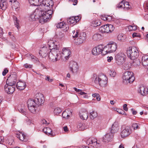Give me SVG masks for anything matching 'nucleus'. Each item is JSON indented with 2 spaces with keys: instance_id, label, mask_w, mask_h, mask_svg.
Masks as SVG:
<instances>
[{
  "instance_id": "11",
  "label": "nucleus",
  "mask_w": 148,
  "mask_h": 148,
  "mask_svg": "<svg viewBox=\"0 0 148 148\" xmlns=\"http://www.w3.org/2000/svg\"><path fill=\"white\" fill-rule=\"evenodd\" d=\"M117 8L127 11L131 9V6L129 3L123 0L117 5Z\"/></svg>"
},
{
  "instance_id": "12",
  "label": "nucleus",
  "mask_w": 148,
  "mask_h": 148,
  "mask_svg": "<svg viewBox=\"0 0 148 148\" xmlns=\"http://www.w3.org/2000/svg\"><path fill=\"white\" fill-rule=\"evenodd\" d=\"M114 27L112 25H106L101 26L99 30L102 33H108L113 31Z\"/></svg>"
},
{
  "instance_id": "2",
  "label": "nucleus",
  "mask_w": 148,
  "mask_h": 148,
  "mask_svg": "<svg viewBox=\"0 0 148 148\" xmlns=\"http://www.w3.org/2000/svg\"><path fill=\"white\" fill-rule=\"evenodd\" d=\"M56 42H54L52 40H50L48 42L49 49L51 53H49V57L53 62H55L59 60L61 56L59 50V46L57 44Z\"/></svg>"
},
{
  "instance_id": "60",
  "label": "nucleus",
  "mask_w": 148,
  "mask_h": 148,
  "mask_svg": "<svg viewBox=\"0 0 148 148\" xmlns=\"http://www.w3.org/2000/svg\"><path fill=\"white\" fill-rule=\"evenodd\" d=\"M127 104H124L123 106V109L125 111H127L128 110V108L127 107Z\"/></svg>"
},
{
  "instance_id": "37",
  "label": "nucleus",
  "mask_w": 148,
  "mask_h": 148,
  "mask_svg": "<svg viewBox=\"0 0 148 148\" xmlns=\"http://www.w3.org/2000/svg\"><path fill=\"white\" fill-rule=\"evenodd\" d=\"M38 106L30 107L28 108L29 111L33 114H35L37 111V109Z\"/></svg>"
},
{
  "instance_id": "25",
  "label": "nucleus",
  "mask_w": 148,
  "mask_h": 148,
  "mask_svg": "<svg viewBox=\"0 0 148 148\" xmlns=\"http://www.w3.org/2000/svg\"><path fill=\"white\" fill-rule=\"evenodd\" d=\"M142 63L143 66L147 68L148 67V55H144L142 57Z\"/></svg>"
},
{
  "instance_id": "8",
  "label": "nucleus",
  "mask_w": 148,
  "mask_h": 148,
  "mask_svg": "<svg viewBox=\"0 0 148 148\" xmlns=\"http://www.w3.org/2000/svg\"><path fill=\"white\" fill-rule=\"evenodd\" d=\"M123 82L125 84L131 83L135 79L132 72L127 71L124 73L122 76Z\"/></svg>"
},
{
  "instance_id": "3",
  "label": "nucleus",
  "mask_w": 148,
  "mask_h": 148,
  "mask_svg": "<svg viewBox=\"0 0 148 148\" xmlns=\"http://www.w3.org/2000/svg\"><path fill=\"white\" fill-rule=\"evenodd\" d=\"M39 5L38 8L41 11H43L44 14L45 13H48L49 11H51L52 12V15L53 11L51 9L53 5V1L52 0H42L39 3ZM52 16L51 15V17Z\"/></svg>"
},
{
  "instance_id": "50",
  "label": "nucleus",
  "mask_w": 148,
  "mask_h": 148,
  "mask_svg": "<svg viewBox=\"0 0 148 148\" xmlns=\"http://www.w3.org/2000/svg\"><path fill=\"white\" fill-rule=\"evenodd\" d=\"M132 127L134 130H136L139 128L138 124L137 123H133L132 125Z\"/></svg>"
},
{
  "instance_id": "17",
  "label": "nucleus",
  "mask_w": 148,
  "mask_h": 148,
  "mask_svg": "<svg viewBox=\"0 0 148 148\" xmlns=\"http://www.w3.org/2000/svg\"><path fill=\"white\" fill-rule=\"evenodd\" d=\"M36 101H37L36 103L39 106L41 105L44 101L45 98L42 93H37L36 94Z\"/></svg>"
},
{
  "instance_id": "52",
  "label": "nucleus",
  "mask_w": 148,
  "mask_h": 148,
  "mask_svg": "<svg viewBox=\"0 0 148 148\" xmlns=\"http://www.w3.org/2000/svg\"><path fill=\"white\" fill-rule=\"evenodd\" d=\"M59 86L61 87L60 88L62 90H66L67 89V87L66 86L63 84H62L61 83L59 84Z\"/></svg>"
},
{
  "instance_id": "47",
  "label": "nucleus",
  "mask_w": 148,
  "mask_h": 148,
  "mask_svg": "<svg viewBox=\"0 0 148 148\" xmlns=\"http://www.w3.org/2000/svg\"><path fill=\"white\" fill-rule=\"evenodd\" d=\"M109 74L112 77H114L116 75V73L115 71L113 70H111Z\"/></svg>"
},
{
  "instance_id": "53",
  "label": "nucleus",
  "mask_w": 148,
  "mask_h": 148,
  "mask_svg": "<svg viewBox=\"0 0 148 148\" xmlns=\"http://www.w3.org/2000/svg\"><path fill=\"white\" fill-rule=\"evenodd\" d=\"M132 36L133 38L138 37L140 38V35L139 33H134L133 34Z\"/></svg>"
},
{
  "instance_id": "10",
  "label": "nucleus",
  "mask_w": 148,
  "mask_h": 148,
  "mask_svg": "<svg viewBox=\"0 0 148 148\" xmlns=\"http://www.w3.org/2000/svg\"><path fill=\"white\" fill-rule=\"evenodd\" d=\"M104 46L102 45H99L94 48L92 51V54L94 55L97 56L101 53L102 55H105L104 54L103 52L104 49Z\"/></svg>"
},
{
  "instance_id": "1",
  "label": "nucleus",
  "mask_w": 148,
  "mask_h": 148,
  "mask_svg": "<svg viewBox=\"0 0 148 148\" xmlns=\"http://www.w3.org/2000/svg\"><path fill=\"white\" fill-rule=\"evenodd\" d=\"M44 14L43 11H41V10L38 8L33 14L30 15L29 20L35 21L39 19V22L41 24H43L49 21L51 18L52 12L49 11L48 13H46L45 14Z\"/></svg>"
},
{
  "instance_id": "48",
  "label": "nucleus",
  "mask_w": 148,
  "mask_h": 148,
  "mask_svg": "<svg viewBox=\"0 0 148 148\" xmlns=\"http://www.w3.org/2000/svg\"><path fill=\"white\" fill-rule=\"evenodd\" d=\"M77 127L79 128V130H84L86 129V127H84V125H83L81 123L80 124L77 125Z\"/></svg>"
},
{
  "instance_id": "19",
  "label": "nucleus",
  "mask_w": 148,
  "mask_h": 148,
  "mask_svg": "<svg viewBox=\"0 0 148 148\" xmlns=\"http://www.w3.org/2000/svg\"><path fill=\"white\" fill-rule=\"evenodd\" d=\"M71 52L69 49L68 48H64L62 50V55L61 56V57H64L66 60H67L71 56Z\"/></svg>"
},
{
  "instance_id": "40",
  "label": "nucleus",
  "mask_w": 148,
  "mask_h": 148,
  "mask_svg": "<svg viewBox=\"0 0 148 148\" xmlns=\"http://www.w3.org/2000/svg\"><path fill=\"white\" fill-rule=\"evenodd\" d=\"M117 38L118 40L123 41L125 40V37L123 34H120L118 35Z\"/></svg>"
},
{
  "instance_id": "63",
  "label": "nucleus",
  "mask_w": 148,
  "mask_h": 148,
  "mask_svg": "<svg viewBox=\"0 0 148 148\" xmlns=\"http://www.w3.org/2000/svg\"><path fill=\"white\" fill-rule=\"evenodd\" d=\"M64 131L65 132H67L68 131V127L67 126H65L63 127Z\"/></svg>"
},
{
  "instance_id": "42",
  "label": "nucleus",
  "mask_w": 148,
  "mask_h": 148,
  "mask_svg": "<svg viewBox=\"0 0 148 148\" xmlns=\"http://www.w3.org/2000/svg\"><path fill=\"white\" fill-rule=\"evenodd\" d=\"M61 109L59 107H57L55 108L54 110V113L55 115H57L60 113L61 112Z\"/></svg>"
},
{
  "instance_id": "35",
  "label": "nucleus",
  "mask_w": 148,
  "mask_h": 148,
  "mask_svg": "<svg viewBox=\"0 0 148 148\" xmlns=\"http://www.w3.org/2000/svg\"><path fill=\"white\" fill-rule=\"evenodd\" d=\"M75 19L74 17H71L68 18L67 21L69 24L74 25L76 23V20Z\"/></svg>"
},
{
  "instance_id": "44",
  "label": "nucleus",
  "mask_w": 148,
  "mask_h": 148,
  "mask_svg": "<svg viewBox=\"0 0 148 148\" xmlns=\"http://www.w3.org/2000/svg\"><path fill=\"white\" fill-rule=\"evenodd\" d=\"M129 31H135L137 29V26L135 25H130L128 27Z\"/></svg>"
},
{
  "instance_id": "5",
  "label": "nucleus",
  "mask_w": 148,
  "mask_h": 148,
  "mask_svg": "<svg viewBox=\"0 0 148 148\" xmlns=\"http://www.w3.org/2000/svg\"><path fill=\"white\" fill-rule=\"evenodd\" d=\"M95 82L102 87L106 86L108 82V78L106 75L101 74L98 76H95Z\"/></svg>"
},
{
  "instance_id": "4",
  "label": "nucleus",
  "mask_w": 148,
  "mask_h": 148,
  "mask_svg": "<svg viewBox=\"0 0 148 148\" xmlns=\"http://www.w3.org/2000/svg\"><path fill=\"white\" fill-rule=\"evenodd\" d=\"M72 36L74 38H77L79 35L78 38L77 39L76 42L77 44L80 45L84 43L86 40V34L85 32H81L79 34L78 31L75 30L72 31Z\"/></svg>"
},
{
  "instance_id": "39",
  "label": "nucleus",
  "mask_w": 148,
  "mask_h": 148,
  "mask_svg": "<svg viewBox=\"0 0 148 148\" xmlns=\"http://www.w3.org/2000/svg\"><path fill=\"white\" fill-rule=\"evenodd\" d=\"M56 27L58 28H63L65 27L66 25L64 23L62 22H60L59 23H58L56 24Z\"/></svg>"
},
{
  "instance_id": "18",
  "label": "nucleus",
  "mask_w": 148,
  "mask_h": 148,
  "mask_svg": "<svg viewBox=\"0 0 148 148\" xmlns=\"http://www.w3.org/2000/svg\"><path fill=\"white\" fill-rule=\"evenodd\" d=\"M114 133L111 132L110 130L103 137L102 141L105 143H108L112 141Z\"/></svg>"
},
{
  "instance_id": "9",
  "label": "nucleus",
  "mask_w": 148,
  "mask_h": 148,
  "mask_svg": "<svg viewBox=\"0 0 148 148\" xmlns=\"http://www.w3.org/2000/svg\"><path fill=\"white\" fill-rule=\"evenodd\" d=\"M69 69L70 71L74 75H77L79 71V67L77 63L74 61L70 62Z\"/></svg>"
},
{
  "instance_id": "64",
  "label": "nucleus",
  "mask_w": 148,
  "mask_h": 148,
  "mask_svg": "<svg viewBox=\"0 0 148 148\" xmlns=\"http://www.w3.org/2000/svg\"><path fill=\"white\" fill-rule=\"evenodd\" d=\"M113 58L112 56L108 57L107 61L108 62H110L113 60Z\"/></svg>"
},
{
  "instance_id": "38",
  "label": "nucleus",
  "mask_w": 148,
  "mask_h": 148,
  "mask_svg": "<svg viewBox=\"0 0 148 148\" xmlns=\"http://www.w3.org/2000/svg\"><path fill=\"white\" fill-rule=\"evenodd\" d=\"M12 8L16 9L18 8L19 7V3L17 1L14 0V2L12 3Z\"/></svg>"
},
{
  "instance_id": "23",
  "label": "nucleus",
  "mask_w": 148,
  "mask_h": 148,
  "mask_svg": "<svg viewBox=\"0 0 148 148\" xmlns=\"http://www.w3.org/2000/svg\"><path fill=\"white\" fill-rule=\"evenodd\" d=\"M136 92H148V87H146L141 85L136 88Z\"/></svg>"
},
{
  "instance_id": "29",
  "label": "nucleus",
  "mask_w": 148,
  "mask_h": 148,
  "mask_svg": "<svg viewBox=\"0 0 148 148\" xmlns=\"http://www.w3.org/2000/svg\"><path fill=\"white\" fill-rule=\"evenodd\" d=\"M119 123L117 121H115L112 124L111 129L110 130L114 133L116 132L118 130Z\"/></svg>"
},
{
  "instance_id": "32",
  "label": "nucleus",
  "mask_w": 148,
  "mask_h": 148,
  "mask_svg": "<svg viewBox=\"0 0 148 148\" xmlns=\"http://www.w3.org/2000/svg\"><path fill=\"white\" fill-rule=\"evenodd\" d=\"M13 86H10L5 88V90L6 92H14V91L15 87Z\"/></svg>"
},
{
  "instance_id": "41",
  "label": "nucleus",
  "mask_w": 148,
  "mask_h": 148,
  "mask_svg": "<svg viewBox=\"0 0 148 148\" xmlns=\"http://www.w3.org/2000/svg\"><path fill=\"white\" fill-rule=\"evenodd\" d=\"M29 3L32 5H35V4L37 3V2L39 3L40 1L42 0H28Z\"/></svg>"
},
{
  "instance_id": "20",
  "label": "nucleus",
  "mask_w": 148,
  "mask_h": 148,
  "mask_svg": "<svg viewBox=\"0 0 148 148\" xmlns=\"http://www.w3.org/2000/svg\"><path fill=\"white\" fill-rule=\"evenodd\" d=\"M125 55L123 53H119L115 56V59L119 63L124 62L125 59Z\"/></svg>"
},
{
  "instance_id": "13",
  "label": "nucleus",
  "mask_w": 148,
  "mask_h": 148,
  "mask_svg": "<svg viewBox=\"0 0 148 148\" xmlns=\"http://www.w3.org/2000/svg\"><path fill=\"white\" fill-rule=\"evenodd\" d=\"M122 131L121 133V136L122 138H125L130 134L131 133V130L130 127L128 126H123L122 128Z\"/></svg>"
},
{
  "instance_id": "16",
  "label": "nucleus",
  "mask_w": 148,
  "mask_h": 148,
  "mask_svg": "<svg viewBox=\"0 0 148 148\" xmlns=\"http://www.w3.org/2000/svg\"><path fill=\"white\" fill-rule=\"evenodd\" d=\"M49 47H44L40 49L39 51V54L42 58H45L47 56L48 53H51Z\"/></svg>"
},
{
  "instance_id": "24",
  "label": "nucleus",
  "mask_w": 148,
  "mask_h": 148,
  "mask_svg": "<svg viewBox=\"0 0 148 148\" xmlns=\"http://www.w3.org/2000/svg\"><path fill=\"white\" fill-rule=\"evenodd\" d=\"M72 115V111L69 109H67L62 113V116L63 118L68 119Z\"/></svg>"
},
{
  "instance_id": "14",
  "label": "nucleus",
  "mask_w": 148,
  "mask_h": 148,
  "mask_svg": "<svg viewBox=\"0 0 148 148\" xmlns=\"http://www.w3.org/2000/svg\"><path fill=\"white\" fill-rule=\"evenodd\" d=\"M86 144L93 147H97L99 146V143L97 142L96 138L94 137H90L86 141Z\"/></svg>"
},
{
  "instance_id": "31",
  "label": "nucleus",
  "mask_w": 148,
  "mask_h": 148,
  "mask_svg": "<svg viewBox=\"0 0 148 148\" xmlns=\"http://www.w3.org/2000/svg\"><path fill=\"white\" fill-rule=\"evenodd\" d=\"M101 24L100 21L94 19L91 22V25L94 27H96L99 25Z\"/></svg>"
},
{
  "instance_id": "55",
  "label": "nucleus",
  "mask_w": 148,
  "mask_h": 148,
  "mask_svg": "<svg viewBox=\"0 0 148 148\" xmlns=\"http://www.w3.org/2000/svg\"><path fill=\"white\" fill-rule=\"evenodd\" d=\"M45 77H46L45 79V80L48 81L49 82H51L53 81V80L52 79H50V77L49 76H45Z\"/></svg>"
},
{
  "instance_id": "46",
  "label": "nucleus",
  "mask_w": 148,
  "mask_h": 148,
  "mask_svg": "<svg viewBox=\"0 0 148 148\" xmlns=\"http://www.w3.org/2000/svg\"><path fill=\"white\" fill-rule=\"evenodd\" d=\"M116 111L120 114H124L125 115H126V113L122 109H117Z\"/></svg>"
},
{
  "instance_id": "62",
  "label": "nucleus",
  "mask_w": 148,
  "mask_h": 148,
  "mask_svg": "<svg viewBox=\"0 0 148 148\" xmlns=\"http://www.w3.org/2000/svg\"><path fill=\"white\" fill-rule=\"evenodd\" d=\"M32 60H33V61H35V60L36 61H37V59H36V58L35 56H30Z\"/></svg>"
},
{
  "instance_id": "34",
  "label": "nucleus",
  "mask_w": 148,
  "mask_h": 148,
  "mask_svg": "<svg viewBox=\"0 0 148 148\" xmlns=\"http://www.w3.org/2000/svg\"><path fill=\"white\" fill-rule=\"evenodd\" d=\"M0 5L1 9L3 10H5L7 7V2L5 1H3V0L1 1Z\"/></svg>"
},
{
  "instance_id": "58",
  "label": "nucleus",
  "mask_w": 148,
  "mask_h": 148,
  "mask_svg": "<svg viewBox=\"0 0 148 148\" xmlns=\"http://www.w3.org/2000/svg\"><path fill=\"white\" fill-rule=\"evenodd\" d=\"M73 88L74 89V90H75V91L76 92H84L81 90L77 89V88H75V87Z\"/></svg>"
},
{
  "instance_id": "51",
  "label": "nucleus",
  "mask_w": 148,
  "mask_h": 148,
  "mask_svg": "<svg viewBox=\"0 0 148 148\" xmlns=\"http://www.w3.org/2000/svg\"><path fill=\"white\" fill-rule=\"evenodd\" d=\"M82 98H88V95L86 94V93H79Z\"/></svg>"
},
{
  "instance_id": "28",
  "label": "nucleus",
  "mask_w": 148,
  "mask_h": 148,
  "mask_svg": "<svg viewBox=\"0 0 148 148\" xmlns=\"http://www.w3.org/2000/svg\"><path fill=\"white\" fill-rule=\"evenodd\" d=\"M25 106L24 104H21L18 108L19 112L25 115H26V110L25 108Z\"/></svg>"
},
{
  "instance_id": "54",
  "label": "nucleus",
  "mask_w": 148,
  "mask_h": 148,
  "mask_svg": "<svg viewBox=\"0 0 148 148\" xmlns=\"http://www.w3.org/2000/svg\"><path fill=\"white\" fill-rule=\"evenodd\" d=\"M23 67L26 68H31L32 67V65L27 63H26L24 65Z\"/></svg>"
},
{
  "instance_id": "59",
  "label": "nucleus",
  "mask_w": 148,
  "mask_h": 148,
  "mask_svg": "<svg viewBox=\"0 0 148 148\" xmlns=\"http://www.w3.org/2000/svg\"><path fill=\"white\" fill-rule=\"evenodd\" d=\"M8 72V70L6 69H5L2 72V75L3 76H5L6 73Z\"/></svg>"
},
{
  "instance_id": "27",
  "label": "nucleus",
  "mask_w": 148,
  "mask_h": 148,
  "mask_svg": "<svg viewBox=\"0 0 148 148\" xmlns=\"http://www.w3.org/2000/svg\"><path fill=\"white\" fill-rule=\"evenodd\" d=\"M43 131L47 135H50L51 136H53L54 134L52 132V130L49 127H45L43 129Z\"/></svg>"
},
{
  "instance_id": "56",
  "label": "nucleus",
  "mask_w": 148,
  "mask_h": 148,
  "mask_svg": "<svg viewBox=\"0 0 148 148\" xmlns=\"http://www.w3.org/2000/svg\"><path fill=\"white\" fill-rule=\"evenodd\" d=\"M107 21H112L113 20V19H114L113 17H112V16L107 15Z\"/></svg>"
},
{
  "instance_id": "22",
  "label": "nucleus",
  "mask_w": 148,
  "mask_h": 148,
  "mask_svg": "<svg viewBox=\"0 0 148 148\" xmlns=\"http://www.w3.org/2000/svg\"><path fill=\"white\" fill-rule=\"evenodd\" d=\"M28 108L30 107L38 106L36 102V100L33 99H28L27 102Z\"/></svg>"
},
{
  "instance_id": "30",
  "label": "nucleus",
  "mask_w": 148,
  "mask_h": 148,
  "mask_svg": "<svg viewBox=\"0 0 148 148\" xmlns=\"http://www.w3.org/2000/svg\"><path fill=\"white\" fill-rule=\"evenodd\" d=\"M16 136L21 141H23L25 139V135L22 132H17L16 134Z\"/></svg>"
},
{
  "instance_id": "7",
  "label": "nucleus",
  "mask_w": 148,
  "mask_h": 148,
  "mask_svg": "<svg viewBox=\"0 0 148 148\" xmlns=\"http://www.w3.org/2000/svg\"><path fill=\"white\" fill-rule=\"evenodd\" d=\"M104 47L103 53L106 54L115 51L117 48V44L114 42H110L106 46H104Z\"/></svg>"
},
{
  "instance_id": "43",
  "label": "nucleus",
  "mask_w": 148,
  "mask_h": 148,
  "mask_svg": "<svg viewBox=\"0 0 148 148\" xmlns=\"http://www.w3.org/2000/svg\"><path fill=\"white\" fill-rule=\"evenodd\" d=\"M130 64L129 63L126 62L123 65V68L125 70H128L130 69Z\"/></svg>"
},
{
  "instance_id": "49",
  "label": "nucleus",
  "mask_w": 148,
  "mask_h": 148,
  "mask_svg": "<svg viewBox=\"0 0 148 148\" xmlns=\"http://www.w3.org/2000/svg\"><path fill=\"white\" fill-rule=\"evenodd\" d=\"M57 36L58 38L62 39L64 37V35L62 32H60L57 35Z\"/></svg>"
},
{
  "instance_id": "33",
  "label": "nucleus",
  "mask_w": 148,
  "mask_h": 148,
  "mask_svg": "<svg viewBox=\"0 0 148 148\" xmlns=\"http://www.w3.org/2000/svg\"><path fill=\"white\" fill-rule=\"evenodd\" d=\"M102 36L99 33H96L94 35L92 39L95 41H97L101 39Z\"/></svg>"
},
{
  "instance_id": "26",
  "label": "nucleus",
  "mask_w": 148,
  "mask_h": 148,
  "mask_svg": "<svg viewBox=\"0 0 148 148\" xmlns=\"http://www.w3.org/2000/svg\"><path fill=\"white\" fill-rule=\"evenodd\" d=\"M25 86V83L24 82L19 81L17 83L16 87L19 90H21L24 89Z\"/></svg>"
},
{
  "instance_id": "61",
  "label": "nucleus",
  "mask_w": 148,
  "mask_h": 148,
  "mask_svg": "<svg viewBox=\"0 0 148 148\" xmlns=\"http://www.w3.org/2000/svg\"><path fill=\"white\" fill-rule=\"evenodd\" d=\"M72 2H73V5H75L77 4V0H71Z\"/></svg>"
},
{
  "instance_id": "15",
  "label": "nucleus",
  "mask_w": 148,
  "mask_h": 148,
  "mask_svg": "<svg viewBox=\"0 0 148 148\" xmlns=\"http://www.w3.org/2000/svg\"><path fill=\"white\" fill-rule=\"evenodd\" d=\"M17 81V76L15 74L10 75L7 80L6 82L9 86H13L16 84Z\"/></svg>"
},
{
  "instance_id": "45",
  "label": "nucleus",
  "mask_w": 148,
  "mask_h": 148,
  "mask_svg": "<svg viewBox=\"0 0 148 148\" xmlns=\"http://www.w3.org/2000/svg\"><path fill=\"white\" fill-rule=\"evenodd\" d=\"M92 96L93 97L96 98L97 99L98 101H100L101 100V97L99 96V94L97 93H94L92 95Z\"/></svg>"
},
{
  "instance_id": "21",
  "label": "nucleus",
  "mask_w": 148,
  "mask_h": 148,
  "mask_svg": "<svg viewBox=\"0 0 148 148\" xmlns=\"http://www.w3.org/2000/svg\"><path fill=\"white\" fill-rule=\"evenodd\" d=\"M79 116L83 120L87 119L88 116V112L85 110H82L79 112Z\"/></svg>"
},
{
  "instance_id": "6",
  "label": "nucleus",
  "mask_w": 148,
  "mask_h": 148,
  "mask_svg": "<svg viewBox=\"0 0 148 148\" xmlns=\"http://www.w3.org/2000/svg\"><path fill=\"white\" fill-rule=\"evenodd\" d=\"M127 54L131 60H134L138 57L139 53L137 48L133 46L127 49Z\"/></svg>"
},
{
  "instance_id": "57",
  "label": "nucleus",
  "mask_w": 148,
  "mask_h": 148,
  "mask_svg": "<svg viewBox=\"0 0 148 148\" xmlns=\"http://www.w3.org/2000/svg\"><path fill=\"white\" fill-rule=\"evenodd\" d=\"M107 15H102L101 16V17L102 19L103 20L107 21Z\"/></svg>"
},
{
  "instance_id": "36",
  "label": "nucleus",
  "mask_w": 148,
  "mask_h": 148,
  "mask_svg": "<svg viewBox=\"0 0 148 148\" xmlns=\"http://www.w3.org/2000/svg\"><path fill=\"white\" fill-rule=\"evenodd\" d=\"M97 113L94 111H93L90 112V117L91 119H94L95 118L97 117Z\"/></svg>"
}]
</instances>
